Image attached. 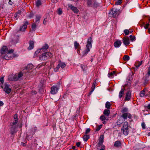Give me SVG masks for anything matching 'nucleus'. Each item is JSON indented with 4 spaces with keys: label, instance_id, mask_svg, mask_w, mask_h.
Masks as SVG:
<instances>
[{
    "label": "nucleus",
    "instance_id": "obj_61",
    "mask_svg": "<svg viewBox=\"0 0 150 150\" xmlns=\"http://www.w3.org/2000/svg\"><path fill=\"white\" fill-rule=\"evenodd\" d=\"M52 2L54 3H56L58 1V0H51Z\"/></svg>",
    "mask_w": 150,
    "mask_h": 150
},
{
    "label": "nucleus",
    "instance_id": "obj_16",
    "mask_svg": "<svg viewBox=\"0 0 150 150\" xmlns=\"http://www.w3.org/2000/svg\"><path fill=\"white\" fill-rule=\"evenodd\" d=\"M9 85L8 84L5 83V87L4 88V91L5 92L7 93H10L11 91V89L9 87Z\"/></svg>",
    "mask_w": 150,
    "mask_h": 150
},
{
    "label": "nucleus",
    "instance_id": "obj_40",
    "mask_svg": "<svg viewBox=\"0 0 150 150\" xmlns=\"http://www.w3.org/2000/svg\"><path fill=\"white\" fill-rule=\"evenodd\" d=\"M120 73L117 72L115 71H113L112 72H110L108 74V75H117L119 74Z\"/></svg>",
    "mask_w": 150,
    "mask_h": 150
},
{
    "label": "nucleus",
    "instance_id": "obj_52",
    "mask_svg": "<svg viewBox=\"0 0 150 150\" xmlns=\"http://www.w3.org/2000/svg\"><path fill=\"white\" fill-rule=\"evenodd\" d=\"M123 121L122 120V121H121V119L119 120L117 122V123L118 125H120L122 123V122Z\"/></svg>",
    "mask_w": 150,
    "mask_h": 150
},
{
    "label": "nucleus",
    "instance_id": "obj_28",
    "mask_svg": "<svg viewBox=\"0 0 150 150\" xmlns=\"http://www.w3.org/2000/svg\"><path fill=\"white\" fill-rule=\"evenodd\" d=\"M103 113L105 116H108L110 114V110L109 109H105Z\"/></svg>",
    "mask_w": 150,
    "mask_h": 150
},
{
    "label": "nucleus",
    "instance_id": "obj_22",
    "mask_svg": "<svg viewBox=\"0 0 150 150\" xmlns=\"http://www.w3.org/2000/svg\"><path fill=\"white\" fill-rule=\"evenodd\" d=\"M122 44L121 42L119 40L116 41L114 43V46L115 47H119Z\"/></svg>",
    "mask_w": 150,
    "mask_h": 150
},
{
    "label": "nucleus",
    "instance_id": "obj_24",
    "mask_svg": "<svg viewBox=\"0 0 150 150\" xmlns=\"http://www.w3.org/2000/svg\"><path fill=\"white\" fill-rule=\"evenodd\" d=\"M48 47L49 46L48 45L45 44L44 46H43L40 49V50L41 52H44L47 50Z\"/></svg>",
    "mask_w": 150,
    "mask_h": 150
},
{
    "label": "nucleus",
    "instance_id": "obj_4",
    "mask_svg": "<svg viewBox=\"0 0 150 150\" xmlns=\"http://www.w3.org/2000/svg\"><path fill=\"white\" fill-rule=\"evenodd\" d=\"M133 78L132 76H129L127 79L126 81L127 82V84H126L123 87L125 88V90H126L127 89L129 88L131 86V82Z\"/></svg>",
    "mask_w": 150,
    "mask_h": 150
},
{
    "label": "nucleus",
    "instance_id": "obj_64",
    "mask_svg": "<svg viewBox=\"0 0 150 150\" xmlns=\"http://www.w3.org/2000/svg\"><path fill=\"white\" fill-rule=\"evenodd\" d=\"M32 93H34V94H36L37 93V92L35 91H33L32 92Z\"/></svg>",
    "mask_w": 150,
    "mask_h": 150
},
{
    "label": "nucleus",
    "instance_id": "obj_46",
    "mask_svg": "<svg viewBox=\"0 0 150 150\" xmlns=\"http://www.w3.org/2000/svg\"><path fill=\"white\" fill-rule=\"evenodd\" d=\"M102 127V125H100L98 127H96V131H98Z\"/></svg>",
    "mask_w": 150,
    "mask_h": 150
},
{
    "label": "nucleus",
    "instance_id": "obj_32",
    "mask_svg": "<svg viewBox=\"0 0 150 150\" xmlns=\"http://www.w3.org/2000/svg\"><path fill=\"white\" fill-rule=\"evenodd\" d=\"M125 88L124 87L123 89H121V90L120 91L119 95V97L120 98H121V97H122L123 94L124 93V90H125Z\"/></svg>",
    "mask_w": 150,
    "mask_h": 150
},
{
    "label": "nucleus",
    "instance_id": "obj_63",
    "mask_svg": "<svg viewBox=\"0 0 150 150\" xmlns=\"http://www.w3.org/2000/svg\"><path fill=\"white\" fill-rule=\"evenodd\" d=\"M4 104L3 103L2 101H0V106Z\"/></svg>",
    "mask_w": 150,
    "mask_h": 150
},
{
    "label": "nucleus",
    "instance_id": "obj_35",
    "mask_svg": "<svg viewBox=\"0 0 150 150\" xmlns=\"http://www.w3.org/2000/svg\"><path fill=\"white\" fill-rule=\"evenodd\" d=\"M4 83V77H1L0 79V86L2 88H3V87L2 86V84Z\"/></svg>",
    "mask_w": 150,
    "mask_h": 150
},
{
    "label": "nucleus",
    "instance_id": "obj_44",
    "mask_svg": "<svg viewBox=\"0 0 150 150\" xmlns=\"http://www.w3.org/2000/svg\"><path fill=\"white\" fill-rule=\"evenodd\" d=\"M41 52L40 50V49L36 51L35 52L34 54V56L36 57L38 54Z\"/></svg>",
    "mask_w": 150,
    "mask_h": 150
},
{
    "label": "nucleus",
    "instance_id": "obj_11",
    "mask_svg": "<svg viewBox=\"0 0 150 150\" xmlns=\"http://www.w3.org/2000/svg\"><path fill=\"white\" fill-rule=\"evenodd\" d=\"M17 114H15L14 116V120L13 122H11L10 123V125L11 126H15V125L18 122V119L17 118Z\"/></svg>",
    "mask_w": 150,
    "mask_h": 150
},
{
    "label": "nucleus",
    "instance_id": "obj_58",
    "mask_svg": "<svg viewBox=\"0 0 150 150\" xmlns=\"http://www.w3.org/2000/svg\"><path fill=\"white\" fill-rule=\"evenodd\" d=\"M102 147L100 150H104L105 149V146L104 145L101 146Z\"/></svg>",
    "mask_w": 150,
    "mask_h": 150
},
{
    "label": "nucleus",
    "instance_id": "obj_13",
    "mask_svg": "<svg viewBox=\"0 0 150 150\" xmlns=\"http://www.w3.org/2000/svg\"><path fill=\"white\" fill-rule=\"evenodd\" d=\"M104 136L103 135H101L100 136V138L99 139V142L98 144V146L100 147L103 145V142Z\"/></svg>",
    "mask_w": 150,
    "mask_h": 150
},
{
    "label": "nucleus",
    "instance_id": "obj_5",
    "mask_svg": "<svg viewBox=\"0 0 150 150\" xmlns=\"http://www.w3.org/2000/svg\"><path fill=\"white\" fill-rule=\"evenodd\" d=\"M119 13L120 12L118 9L115 8H113L110 11L109 16L110 17L116 18L118 16Z\"/></svg>",
    "mask_w": 150,
    "mask_h": 150
},
{
    "label": "nucleus",
    "instance_id": "obj_20",
    "mask_svg": "<svg viewBox=\"0 0 150 150\" xmlns=\"http://www.w3.org/2000/svg\"><path fill=\"white\" fill-rule=\"evenodd\" d=\"M17 127L16 126H12L11 127L10 130V133L12 135L17 132V130H16Z\"/></svg>",
    "mask_w": 150,
    "mask_h": 150
},
{
    "label": "nucleus",
    "instance_id": "obj_56",
    "mask_svg": "<svg viewBox=\"0 0 150 150\" xmlns=\"http://www.w3.org/2000/svg\"><path fill=\"white\" fill-rule=\"evenodd\" d=\"M144 79H146V80H145V83H146L148 81V76L146 77L145 78H144Z\"/></svg>",
    "mask_w": 150,
    "mask_h": 150
},
{
    "label": "nucleus",
    "instance_id": "obj_51",
    "mask_svg": "<svg viewBox=\"0 0 150 150\" xmlns=\"http://www.w3.org/2000/svg\"><path fill=\"white\" fill-rule=\"evenodd\" d=\"M91 131V129L90 128H88L86 129L85 132V133L86 134H87L88 133H89Z\"/></svg>",
    "mask_w": 150,
    "mask_h": 150
},
{
    "label": "nucleus",
    "instance_id": "obj_37",
    "mask_svg": "<svg viewBox=\"0 0 150 150\" xmlns=\"http://www.w3.org/2000/svg\"><path fill=\"white\" fill-rule=\"evenodd\" d=\"M89 138V136L88 135H85L84 136L83 139L84 141H86Z\"/></svg>",
    "mask_w": 150,
    "mask_h": 150
},
{
    "label": "nucleus",
    "instance_id": "obj_59",
    "mask_svg": "<svg viewBox=\"0 0 150 150\" xmlns=\"http://www.w3.org/2000/svg\"><path fill=\"white\" fill-rule=\"evenodd\" d=\"M149 23H147L146 24L145 26L144 27L145 29H147L148 28L149 26Z\"/></svg>",
    "mask_w": 150,
    "mask_h": 150
},
{
    "label": "nucleus",
    "instance_id": "obj_6",
    "mask_svg": "<svg viewBox=\"0 0 150 150\" xmlns=\"http://www.w3.org/2000/svg\"><path fill=\"white\" fill-rule=\"evenodd\" d=\"M52 56V54L50 52H46L43 53L40 57V58L41 60H46L48 58H50Z\"/></svg>",
    "mask_w": 150,
    "mask_h": 150
},
{
    "label": "nucleus",
    "instance_id": "obj_42",
    "mask_svg": "<svg viewBox=\"0 0 150 150\" xmlns=\"http://www.w3.org/2000/svg\"><path fill=\"white\" fill-rule=\"evenodd\" d=\"M41 1L40 0H38L36 2V5L37 6H39L41 5Z\"/></svg>",
    "mask_w": 150,
    "mask_h": 150
},
{
    "label": "nucleus",
    "instance_id": "obj_9",
    "mask_svg": "<svg viewBox=\"0 0 150 150\" xmlns=\"http://www.w3.org/2000/svg\"><path fill=\"white\" fill-rule=\"evenodd\" d=\"M87 5L89 6H93L97 7L98 5V4L96 2L95 0H88L87 2Z\"/></svg>",
    "mask_w": 150,
    "mask_h": 150
},
{
    "label": "nucleus",
    "instance_id": "obj_10",
    "mask_svg": "<svg viewBox=\"0 0 150 150\" xmlns=\"http://www.w3.org/2000/svg\"><path fill=\"white\" fill-rule=\"evenodd\" d=\"M28 25V22L27 21H25L24 22L23 24L21 26L19 30L18 31L21 32H25L26 29L27 25Z\"/></svg>",
    "mask_w": 150,
    "mask_h": 150
},
{
    "label": "nucleus",
    "instance_id": "obj_47",
    "mask_svg": "<svg viewBox=\"0 0 150 150\" xmlns=\"http://www.w3.org/2000/svg\"><path fill=\"white\" fill-rule=\"evenodd\" d=\"M57 13L59 15H61L62 13V9L61 8H59L58 10Z\"/></svg>",
    "mask_w": 150,
    "mask_h": 150
},
{
    "label": "nucleus",
    "instance_id": "obj_31",
    "mask_svg": "<svg viewBox=\"0 0 150 150\" xmlns=\"http://www.w3.org/2000/svg\"><path fill=\"white\" fill-rule=\"evenodd\" d=\"M114 145L115 147H118L121 146V143L120 141H117L115 142Z\"/></svg>",
    "mask_w": 150,
    "mask_h": 150
},
{
    "label": "nucleus",
    "instance_id": "obj_15",
    "mask_svg": "<svg viewBox=\"0 0 150 150\" xmlns=\"http://www.w3.org/2000/svg\"><path fill=\"white\" fill-rule=\"evenodd\" d=\"M58 90V88L55 86H53L51 88V93L53 94L56 93Z\"/></svg>",
    "mask_w": 150,
    "mask_h": 150
},
{
    "label": "nucleus",
    "instance_id": "obj_45",
    "mask_svg": "<svg viewBox=\"0 0 150 150\" xmlns=\"http://www.w3.org/2000/svg\"><path fill=\"white\" fill-rule=\"evenodd\" d=\"M122 0H118V1L115 3V5H120L122 2Z\"/></svg>",
    "mask_w": 150,
    "mask_h": 150
},
{
    "label": "nucleus",
    "instance_id": "obj_50",
    "mask_svg": "<svg viewBox=\"0 0 150 150\" xmlns=\"http://www.w3.org/2000/svg\"><path fill=\"white\" fill-rule=\"evenodd\" d=\"M130 38V40L132 41H133L135 39V36H133L132 35H130L129 36Z\"/></svg>",
    "mask_w": 150,
    "mask_h": 150
},
{
    "label": "nucleus",
    "instance_id": "obj_19",
    "mask_svg": "<svg viewBox=\"0 0 150 150\" xmlns=\"http://www.w3.org/2000/svg\"><path fill=\"white\" fill-rule=\"evenodd\" d=\"M123 43L126 45H128L129 44V39L128 37H125L123 38Z\"/></svg>",
    "mask_w": 150,
    "mask_h": 150
},
{
    "label": "nucleus",
    "instance_id": "obj_18",
    "mask_svg": "<svg viewBox=\"0 0 150 150\" xmlns=\"http://www.w3.org/2000/svg\"><path fill=\"white\" fill-rule=\"evenodd\" d=\"M121 116L124 119H127V117L129 119H131L132 117L131 115L129 113H123Z\"/></svg>",
    "mask_w": 150,
    "mask_h": 150
},
{
    "label": "nucleus",
    "instance_id": "obj_14",
    "mask_svg": "<svg viewBox=\"0 0 150 150\" xmlns=\"http://www.w3.org/2000/svg\"><path fill=\"white\" fill-rule=\"evenodd\" d=\"M148 92L149 93L146 89H144L143 91H142L140 93V95L141 97H143L144 95L146 96H149V94L148 93Z\"/></svg>",
    "mask_w": 150,
    "mask_h": 150
},
{
    "label": "nucleus",
    "instance_id": "obj_57",
    "mask_svg": "<svg viewBox=\"0 0 150 150\" xmlns=\"http://www.w3.org/2000/svg\"><path fill=\"white\" fill-rule=\"evenodd\" d=\"M147 73L148 74L150 75V66L149 67L148 69Z\"/></svg>",
    "mask_w": 150,
    "mask_h": 150
},
{
    "label": "nucleus",
    "instance_id": "obj_38",
    "mask_svg": "<svg viewBox=\"0 0 150 150\" xmlns=\"http://www.w3.org/2000/svg\"><path fill=\"white\" fill-rule=\"evenodd\" d=\"M123 59L125 61H128L129 59V56L125 55L123 58Z\"/></svg>",
    "mask_w": 150,
    "mask_h": 150
},
{
    "label": "nucleus",
    "instance_id": "obj_21",
    "mask_svg": "<svg viewBox=\"0 0 150 150\" xmlns=\"http://www.w3.org/2000/svg\"><path fill=\"white\" fill-rule=\"evenodd\" d=\"M7 52V53L6 54V55H8V57H11V58H12L13 57H15V55L14 54H12V56L11 55H10L11 54H12V53L13 52V49H11L9 50H8Z\"/></svg>",
    "mask_w": 150,
    "mask_h": 150
},
{
    "label": "nucleus",
    "instance_id": "obj_54",
    "mask_svg": "<svg viewBox=\"0 0 150 150\" xmlns=\"http://www.w3.org/2000/svg\"><path fill=\"white\" fill-rule=\"evenodd\" d=\"M47 22V18H45L44 20L43 21V24L45 25Z\"/></svg>",
    "mask_w": 150,
    "mask_h": 150
},
{
    "label": "nucleus",
    "instance_id": "obj_41",
    "mask_svg": "<svg viewBox=\"0 0 150 150\" xmlns=\"http://www.w3.org/2000/svg\"><path fill=\"white\" fill-rule=\"evenodd\" d=\"M15 2V0H8V4L11 5L14 4Z\"/></svg>",
    "mask_w": 150,
    "mask_h": 150
},
{
    "label": "nucleus",
    "instance_id": "obj_8",
    "mask_svg": "<svg viewBox=\"0 0 150 150\" xmlns=\"http://www.w3.org/2000/svg\"><path fill=\"white\" fill-rule=\"evenodd\" d=\"M22 76H8V79L9 81H13L20 80L22 79Z\"/></svg>",
    "mask_w": 150,
    "mask_h": 150
},
{
    "label": "nucleus",
    "instance_id": "obj_7",
    "mask_svg": "<svg viewBox=\"0 0 150 150\" xmlns=\"http://www.w3.org/2000/svg\"><path fill=\"white\" fill-rule=\"evenodd\" d=\"M122 130L125 135H126L128 134L129 131L128 122H124L122 128Z\"/></svg>",
    "mask_w": 150,
    "mask_h": 150
},
{
    "label": "nucleus",
    "instance_id": "obj_48",
    "mask_svg": "<svg viewBox=\"0 0 150 150\" xmlns=\"http://www.w3.org/2000/svg\"><path fill=\"white\" fill-rule=\"evenodd\" d=\"M81 68L84 71L86 70L87 67L86 65H83L81 66Z\"/></svg>",
    "mask_w": 150,
    "mask_h": 150
},
{
    "label": "nucleus",
    "instance_id": "obj_62",
    "mask_svg": "<svg viewBox=\"0 0 150 150\" xmlns=\"http://www.w3.org/2000/svg\"><path fill=\"white\" fill-rule=\"evenodd\" d=\"M146 108H147V109H149L150 110V104H149L147 106H146Z\"/></svg>",
    "mask_w": 150,
    "mask_h": 150
},
{
    "label": "nucleus",
    "instance_id": "obj_60",
    "mask_svg": "<svg viewBox=\"0 0 150 150\" xmlns=\"http://www.w3.org/2000/svg\"><path fill=\"white\" fill-rule=\"evenodd\" d=\"M81 144L80 142H77L76 143V145L77 147H79Z\"/></svg>",
    "mask_w": 150,
    "mask_h": 150
},
{
    "label": "nucleus",
    "instance_id": "obj_25",
    "mask_svg": "<svg viewBox=\"0 0 150 150\" xmlns=\"http://www.w3.org/2000/svg\"><path fill=\"white\" fill-rule=\"evenodd\" d=\"M38 23H34L31 26V30L32 31H35L36 29V27L38 25Z\"/></svg>",
    "mask_w": 150,
    "mask_h": 150
},
{
    "label": "nucleus",
    "instance_id": "obj_23",
    "mask_svg": "<svg viewBox=\"0 0 150 150\" xmlns=\"http://www.w3.org/2000/svg\"><path fill=\"white\" fill-rule=\"evenodd\" d=\"M100 120L103 121V124H106V122L105 121V120L106 119L107 120H108V118H106V116L104 115H102L100 117Z\"/></svg>",
    "mask_w": 150,
    "mask_h": 150
},
{
    "label": "nucleus",
    "instance_id": "obj_49",
    "mask_svg": "<svg viewBox=\"0 0 150 150\" xmlns=\"http://www.w3.org/2000/svg\"><path fill=\"white\" fill-rule=\"evenodd\" d=\"M125 34L126 35H128L129 34V31L128 30H125L124 31Z\"/></svg>",
    "mask_w": 150,
    "mask_h": 150
},
{
    "label": "nucleus",
    "instance_id": "obj_12",
    "mask_svg": "<svg viewBox=\"0 0 150 150\" xmlns=\"http://www.w3.org/2000/svg\"><path fill=\"white\" fill-rule=\"evenodd\" d=\"M68 7L71 9L74 13H78L79 10L76 7L70 4H68Z\"/></svg>",
    "mask_w": 150,
    "mask_h": 150
},
{
    "label": "nucleus",
    "instance_id": "obj_1",
    "mask_svg": "<svg viewBox=\"0 0 150 150\" xmlns=\"http://www.w3.org/2000/svg\"><path fill=\"white\" fill-rule=\"evenodd\" d=\"M33 68V66L32 64H28L26 67L24 68L23 70L21 71L18 75H23L24 74L29 75L33 74L32 69Z\"/></svg>",
    "mask_w": 150,
    "mask_h": 150
},
{
    "label": "nucleus",
    "instance_id": "obj_55",
    "mask_svg": "<svg viewBox=\"0 0 150 150\" xmlns=\"http://www.w3.org/2000/svg\"><path fill=\"white\" fill-rule=\"evenodd\" d=\"M142 128L143 129H145V125L144 123H142Z\"/></svg>",
    "mask_w": 150,
    "mask_h": 150
},
{
    "label": "nucleus",
    "instance_id": "obj_43",
    "mask_svg": "<svg viewBox=\"0 0 150 150\" xmlns=\"http://www.w3.org/2000/svg\"><path fill=\"white\" fill-rule=\"evenodd\" d=\"M37 129V128L36 127H34L32 129V132L31 133L32 135H33L36 132Z\"/></svg>",
    "mask_w": 150,
    "mask_h": 150
},
{
    "label": "nucleus",
    "instance_id": "obj_29",
    "mask_svg": "<svg viewBox=\"0 0 150 150\" xmlns=\"http://www.w3.org/2000/svg\"><path fill=\"white\" fill-rule=\"evenodd\" d=\"M34 42L33 41H30V45L28 48V49L30 50L33 48L34 47Z\"/></svg>",
    "mask_w": 150,
    "mask_h": 150
},
{
    "label": "nucleus",
    "instance_id": "obj_39",
    "mask_svg": "<svg viewBox=\"0 0 150 150\" xmlns=\"http://www.w3.org/2000/svg\"><path fill=\"white\" fill-rule=\"evenodd\" d=\"M74 46L76 49L80 47L79 44L77 43V42L75 41L74 43Z\"/></svg>",
    "mask_w": 150,
    "mask_h": 150
},
{
    "label": "nucleus",
    "instance_id": "obj_36",
    "mask_svg": "<svg viewBox=\"0 0 150 150\" xmlns=\"http://www.w3.org/2000/svg\"><path fill=\"white\" fill-rule=\"evenodd\" d=\"M128 109V108H122L121 112L122 113H127Z\"/></svg>",
    "mask_w": 150,
    "mask_h": 150
},
{
    "label": "nucleus",
    "instance_id": "obj_33",
    "mask_svg": "<svg viewBox=\"0 0 150 150\" xmlns=\"http://www.w3.org/2000/svg\"><path fill=\"white\" fill-rule=\"evenodd\" d=\"M41 18V17L40 15L36 16L35 18V23L38 24Z\"/></svg>",
    "mask_w": 150,
    "mask_h": 150
},
{
    "label": "nucleus",
    "instance_id": "obj_34",
    "mask_svg": "<svg viewBox=\"0 0 150 150\" xmlns=\"http://www.w3.org/2000/svg\"><path fill=\"white\" fill-rule=\"evenodd\" d=\"M111 104L110 102H107L105 104V106L106 108H107L108 109H110V107Z\"/></svg>",
    "mask_w": 150,
    "mask_h": 150
},
{
    "label": "nucleus",
    "instance_id": "obj_26",
    "mask_svg": "<svg viewBox=\"0 0 150 150\" xmlns=\"http://www.w3.org/2000/svg\"><path fill=\"white\" fill-rule=\"evenodd\" d=\"M130 92L129 91H127L126 95V97L125 98V101H128L130 98Z\"/></svg>",
    "mask_w": 150,
    "mask_h": 150
},
{
    "label": "nucleus",
    "instance_id": "obj_17",
    "mask_svg": "<svg viewBox=\"0 0 150 150\" xmlns=\"http://www.w3.org/2000/svg\"><path fill=\"white\" fill-rule=\"evenodd\" d=\"M98 81V80H97V79H96L95 80L93 84L92 85V87L91 88V91L90 92L89 94H91V93L93 92L94 91V90L95 87V86L97 85L96 83H97V82Z\"/></svg>",
    "mask_w": 150,
    "mask_h": 150
},
{
    "label": "nucleus",
    "instance_id": "obj_30",
    "mask_svg": "<svg viewBox=\"0 0 150 150\" xmlns=\"http://www.w3.org/2000/svg\"><path fill=\"white\" fill-rule=\"evenodd\" d=\"M60 67L62 68L63 69L66 66V64L61 61H60L58 64Z\"/></svg>",
    "mask_w": 150,
    "mask_h": 150
},
{
    "label": "nucleus",
    "instance_id": "obj_3",
    "mask_svg": "<svg viewBox=\"0 0 150 150\" xmlns=\"http://www.w3.org/2000/svg\"><path fill=\"white\" fill-rule=\"evenodd\" d=\"M92 41V38L91 37L89 38L88 40L87 44L86 45L87 49L83 52V56L86 55L90 51V49L92 47L91 42Z\"/></svg>",
    "mask_w": 150,
    "mask_h": 150
},
{
    "label": "nucleus",
    "instance_id": "obj_2",
    "mask_svg": "<svg viewBox=\"0 0 150 150\" xmlns=\"http://www.w3.org/2000/svg\"><path fill=\"white\" fill-rule=\"evenodd\" d=\"M7 51V47L6 46H3L0 50V56L6 59H11V57H8V55H6Z\"/></svg>",
    "mask_w": 150,
    "mask_h": 150
},
{
    "label": "nucleus",
    "instance_id": "obj_53",
    "mask_svg": "<svg viewBox=\"0 0 150 150\" xmlns=\"http://www.w3.org/2000/svg\"><path fill=\"white\" fill-rule=\"evenodd\" d=\"M60 67L59 65L58 64V65H57V67L54 69V71H57L59 69V68Z\"/></svg>",
    "mask_w": 150,
    "mask_h": 150
},
{
    "label": "nucleus",
    "instance_id": "obj_27",
    "mask_svg": "<svg viewBox=\"0 0 150 150\" xmlns=\"http://www.w3.org/2000/svg\"><path fill=\"white\" fill-rule=\"evenodd\" d=\"M142 63V61H141L140 62H136L135 64V66L136 67V68H134V70L137 69Z\"/></svg>",
    "mask_w": 150,
    "mask_h": 150
}]
</instances>
